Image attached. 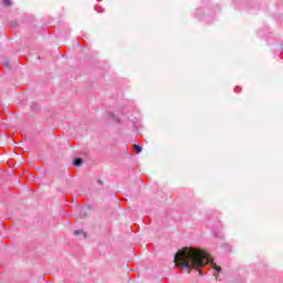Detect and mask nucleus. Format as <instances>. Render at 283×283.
<instances>
[{
  "label": "nucleus",
  "instance_id": "nucleus-1",
  "mask_svg": "<svg viewBox=\"0 0 283 283\" xmlns=\"http://www.w3.org/2000/svg\"><path fill=\"white\" fill-rule=\"evenodd\" d=\"M174 262L181 269H188V271H191V269H202L206 264H211L217 273L222 271V268L209 258L207 251L196 248H184L178 250L175 254Z\"/></svg>",
  "mask_w": 283,
  "mask_h": 283
},
{
  "label": "nucleus",
  "instance_id": "nucleus-2",
  "mask_svg": "<svg viewBox=\"0 0 283 283\" xmlns=\"http://www.w3.org/2000/svg\"><path fill=\"white\" fill-rule=\"evenodd\" d=\"M74 235H77L78 240H83V239H85L86 234H85V231H83V230H75Z\"/></svg>",
  "mask_w": 283,
  "mask_h": 283
},
{
  "label": "nucleus",
  "instance_id": "nucleus-3",
  "mask_svg": "<svg viewBox=\"0 0 283 283\" xmlns=\"http://www.w3.org/2000/svg\"><path fill=\"white\" fill-rule=\"evenodd\" d=\"M134 149L136 150L137 154H140V151H143V147L139 145H134Z\"/></svg>",
  "mask_w": 283,
  "mask_h": 283
},
{
  "label": "nucleus",
  "instance_id": "nucleus-4",
  "mask_svg": "<svg viewBox=\"0 0 283 283\" xmlns=\"http://www.w3.org/2000/svg\"><path fill=\"white\" fill-rule=\"evenodd\" d=\"M74 165H75V167H81V165H83V160L82 159H75Z\"/></svg>",
  "mask_w": 283,
  "mask_h": 283
},
{
  "label": "nucleus",
  "instance_id": "nucleus-5",
  "mask_svg": "<svg viewBox=\"0 0 283 283\" xmlns=\"http://www.w3.org/2000/svg\"><path fill=\"white\" fill-rule=\"evenodd\" d=\"M4 6H12V2L10 0H2Z\"/></svg>",
  "mask_w": 283,
  "mask_h": 283
},
{
  "label": "nucleus",
  "instance_id": "nucleus-6",
  "mask_svg": "<svg viewBox=\"0 0 283 283\" xmlns=\"http://www.w3.org/2000/svg\"><path fill=\"white\" fill-rule=\"evenodd\" d=\"M3 65H6V67H10V62H4Z\"/></svg>",
  "mask_w": 283,
  "mask_h": 283
},
{
  "label": "nucleus",
  "instance_id": "nucleus-7",
  "mask_svg": "<svg viewBox=\"0 0 283 283\" xmlns=\"http://www.w3.org/2000/svg\"><path fill=\"white\" fill-rule=\"evenodd\" d=\"M87 211V209H82V212H86Z\"/></svg>",
  "mask_w": 283,
  "mask_h": 283
}]
</instances>
